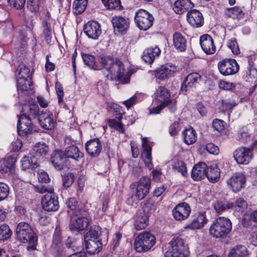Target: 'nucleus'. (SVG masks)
<instances>
[{"label":"nucleus","mask_w":257,"mask_h":257,"mask_svg":"<svg viewBox=\"0 0 257 257\" xmlns=\"http://www.w3.org/2000/svg\"><path fill=\"white\" fill-rule=\"evenodd\" d=\"M108 124L111 128H113L121 133H123L124 132L122 123L115 119H109L108 121Z\"/></svg>","instance_id":"50"},{"label":"nucleus","mask_w":257,"mask_h":257,"mask_svg":"<svg viewBox=\"0 0 257 257\" xmlns=\"http://www.w3.org/2000/svg\"><path fill=\"white\" fill-rule=\"evenodd\" d=\"M213 207L215 211L218 213H222L224 211L230 208H232L233 203H228L225 200L217 201L213 204Z\"/></svg>","instance_id":"37"},{"label":"nucleus","mask_w":257,"mask_h":257,"mask_svg":"<svg viewBox=\"0 0 257 257\" xmlns=\"http://www.w3.org/2000/svg\"><path fill=\"white\" fill-rule=\"evenodd\" d=\"M187 20L192 26L195 28L201 27L204 22L202 14L196 10H192L188 12Z\"/></svg>","instance_id":"19"},{"label":"nucleus","mask_w":257,"mask_h":257,"mask_svg":"<svg viewBox=\"0 0 257 257\" xmlns=\"http://www.w3.org/2000/svg\"><path fill=\"white\" fill-rule=\"evenodd\" d=\"M155 99L162 104H167L170 102V94L164 86H160L155 93Z\"/></svg>","instance_id":"30"},{"label":"nucleus","mask_w":257,"mask_h":257,"mask_svg":"<svg viewBox=\"0 0 257 257\" xmlns=\"http://www.w3.org/2000/svg\"><path fill=\"white\" fill-rule=\"evenodd\" d=\"M226 14L228 17L233 19L241 18L244 15L242 8L239 7H234L226 9Z\"/></svg>","instance_id":"42"},{"label":"nucleus","mask_w":257,"mask_h":257,"mask_svg":"<svg viewBox=\"0 0 257 257\" xmlns=\"http://www.w3.org/2000/svg\"><path fill=\"white\" fill-rule=\"evenodd\" d=\"M161 50L157 47L149 48L144 51L142 58L145 62L152 64L155 58L159 56Z\"/></svg>","instance_id":"33"},{"label":"nucleus","mask_w":257,"mask_h":257,"mask_svg":"<svg viewBox=\"0 0 257 257\" xmlns=\"http://www.w3.org/2000/svg\"><path fill=\"white\" fill-rule=\"evenodd\" d=\"M247 204L246 202L242 198L238 199L234 204H233V208L235 211L238 212L243 211L247 207Z\"/></svg>","instance_id":"53"},{"label":"nucleus","mask_w":257,"mask_h":257,"mask_svg":"<svg viewBox=\"0 0 257 257\" xmlns=\"http://www.w3.org/2000/svg\"><path fill=\"white\" fill-rule=\"evenodd\" d=\"M220 172L219 169L216 164L210 166L207 168L206 177L209 181L212 182H217L219 178Z\"/></svg>","instance_id":"35"},{"label":"nucleus","mask_w":257,"mask_h":257,"mask_svg":"<svg viewBox=\"0 0 257 257\" xmlns=\"http://www.w3.org/2000/svg\"><path fill=\"white\" fill-rule=\"evenodd\" d=\"M26 107L25 110L27 113H23L19 117L17 124L18 134L22 136L36 131L33 128L31 117L35 118L37 116L39 110L37 103L34 101H30L29 106Z\"/></svg>","instance_id":"1"},{"label":"nucleus","mask_w":257,"mask_h":257,"mask_svg":"<svg viewBox=\"0 0 257 257\" xmlns=\"http://www.w3.org/2000/svg\"><path fill=\"white\" fill-rule=\"evenodd\" d=\"M9 193V188L5 183L0 182V201L5 199Z\"/></svg>","instance_id":"56"},{"label":"nucleus","mask_w":257,"mask_h":257,"mask_svg":"<svg viewBox=\"0 0 257 257\" xmlns=\"http://www.w3.org/2000/svg\"><path fill=\"white\" fill-rule=\"evenodd\" d=\"M212 126L218 132H221L224 129V122L218 119H215L212 123Z\"/></svg>","instance_id":"62"},{"label":"nucleus","mask_w":257,"mask_h":257,"mask_svg":"<svg viewBox=\"0 0 257 257\" xmlns=\"http://www.w3.org/2000/svg\"><path fill=\"white\" fill-rule=\"evenodd\" d=\"M12 232L9 226L3 224L0 226V240H5L10 238Z\"/></svg>","instance_id":"47"},{"label":"nucleus","mask_w":257,"mask_h":257,"mask_svg":"<svg viewBox=\"0 0 257 257\" xmlns=\"http://www.w3.org/2000/svg\"><path fill=\"white\" fill-rule=\"evenodd\" d=\"M82 57L84 63L88 67L94 70L99 69L98 66L96 65V60L94 56L84 54L82 55Z\"/></svg>","instance_id":"44"},{"label":"nucleus","mask_w":257,"mask_h":257,"mask_svg":"<svg viewBox=\"0 0 257 257\" xmlns=\"http://www.w3.org/2000/svg\"><path fill=\"white\" fill-rule=\"evenodd\" d=\"M43 26L44 34L45 35L46 40L48 43H49L51 42L52 35L50 24L47 21H44Z\"/></svg>","instance_id":"54"},{"label":"nucleus","mask_w":257,"mask_h":257,"mask_svg":"<svg viewBox=\"0 0 257 257\" xmlns=\"http://www.w3.org/2000/svg\"><path fill=\"white\" fill-rule=\"evenodd\" d=\"M207 167L205 163L200 162L195 165L192 171L191 176L195 181H198L206 177Z\"/></svg>","instance_id":"25"},{"label":"nucleus","mask_w":257,"mask_h":257,"mask_svg":"<svg viewBox=\"0 0 257 257\" xmlns=\"http://www.w3.org/2000/svg\"><path fill=\"white\" fill-rule=\"evenodd\" d=\"M208 221V219L206 217L205 212H200L186 226V228L193 230L200 229L207 223Z\"/></svg>","instance_id":"24"},{"label":"nucleus","mask_w":257,"mask_h":257,"mask_svg":"<svg viewBox=\"0 0 257 257\" xmlns=\"http://www.w3.org/2000/svg\"><path fill=\"white\" fill-rule=\"evenodd\" d=\"M86 214L84 210L80 211L79 212L75 211L74 216L71 220L70 228L76 230H83L87 227L89 221Z\"/></svg>","instance_id":"10"},{"label":"nucleus","mask_w":257,"mask_h":257,"mask_svg":"<svg viewBox=\"0 0 257 257\" xmlns=\"http://www.w3.org/2000/svg\"><path fill=\"white\" fill-rule=\"evenodd\" d=\"M87 0H75L73 7L76 14H80L85 10Z\"/></svg>","instance_id":"46"},{"label":"nucleus","mask_w":257,"mask_h":257,"mask_svg":"<svg viewBox=\"0 0 257 257\" xmlns=\"http://www.w3.org/2000/svg\"><path fill=\"white\" fill-rule=\"evenodd\" d=\"M178 71L177 67L172 64L162 65L154 71L156 78L165 80L173 77Z\"/></svg>","instance_id":"11"},{"label":"nucleus","mask_w":257,"mask_h":257,"mask_svg":"<svg viewBox=\"0 0 257 257\" xmlns=\"http://www.w3.org/2000/svg\"><path fill=\"white\" fill-rule=\"evenodd\" d=\"M17 239L23 243H28L27 249L34 250L37 243V238L31 226L27 223L21 222L16 227Z\"/></svg>","instance_id":"3"},{"label":"nucleus","mask_w":257,"mask_h":257,"mask_svg":"<svg viewBox=\"0 0 257 257\" xmlns=\"http://www.w3.org/2000/svg\"><path fill=\"white\" fill-rule=\"evenodd\" d=\"M245 181V176L242 173H237L233 175L226 182L233 192H238L244 187Z\"/></svg>","instance_id":"14"},{"label":"nucleus","mask_w":257,"mask_h":257,"mask_svg":"<svg viewBox=\"0 0 257 257\" xmlns=\"http://www.w3.org/2000/svg\"><path fill=\"white\" fill-rule=\"evenodd\" d=\"M9 4L17 9L22 8L25 4V0H8Z\"/></svg>","instance_id":"64"},{"label":"nucleus","mask_w":257,"mask_h":257,"mask_svg":"<svg viewBox=\"0 0 257 257\" xmlns=\"http://www.w3.org/2000/svg\"><path fill=\"white\" fill-rule=\"evenodd\" d=\"M170 248L165 257H188L184 251L187 248L184 240L179 237H174L170 242Z\"/></svg>","instance_id":"6"},{"label":"nucleus","mask_w":257,"mask_h":257,"mask_svg":"<svg viewBox=\"0 0 257 257\" xmlns=\"http://www.w3.org/2000/svg\"><path fill=\"white\" fill-rule=\"evenodd\" d=\"M32 82L31 78H17V85L18 90L27 91L31 89Z\"/></svg>","instance_id":"43"},{"label":"nucleus","mask_w":257,"mask_h":257,"mask_svg":"<svg viewBox=\"0 0 257 257\" xmlns=\"http://www.w3.org/2000/svg\"><path fill=\"white\" fill-rule=\"evenodd\" d=\"M51 195H45L42 198V205L43 208L47 211H55L59 207V202L54 193Z\"/></svg>","instance_id":"15"},{"label":"nucleus","mask_w":257,"mask_h":257,"mask_svg":"<svg viewBox=\"0 0 257 257\" xmlns=\"http://www.w3.org/2000/svg\"><path fill=\"white\" fill-rule=\"evenodd\" d=\"M194 7L190 0H177L174 5V11L178 14H182Z\"/></svg>","instance_id":"27"},{"label":"nucleus","mask_w":257,"mask_h":257,"mask_svg":"<svg viewBox=\"0 0 257 257\" xmlns=\"http://www.w3.org/2000/svg\"><path fill=\"white\" fill-rule=\"evenodd\" d=\"M66 203L67 207L74 211V214H75V211L79 212L80 211L83 210L80 209L78 202L75 198H70L66 201Z\"/></svg>","instance_id":"48"},{"label":"nucleus","mask_w":257,"mask_h":257,"mask_svg":"<svg viewBox=\"0 0 257 257\" xmlns=\"http://www.w3.org/2000/svg\"><path fill=\"white\" fill-rule=\"evenodd\" d=\"M100 63L102 67L108 72L111 78L116 77L120 82L124 83L129 81L130 79L125 72L124 65L120 60L104 56L100 58Z\"/></svg>","instance_id":"2"},{"label":"nucleus","mask_w":257,"mask_h":257,"mask_svg":"<svg viewBox=\"0 0 257 257\" xmlns=\"http://www.w3.org/2000/svg\"><path fill=\"white\" fill-rule=\"evenodd\" d=\"M191 212V208L189 205L186 202L179 203L172 210L173 217L179 221L184 220L189 216Z\"/></svg>","instance_id":"12"},{"label":"nucleus","mask_w":257,"mask_h":257,"mask_svg":"<svg viewBox=\"0 0 257 257\" xmlns=\"http://www.w3.org/2000/svg\"><path fill=\"white\" fill-rule=\"evenodd\" d=\"M149 224V216L144 210L139 211L136 215L134 225L137 230H141L147 227Z\"/></svg>","instance_id":"21"},{"label":"nucleus","mask_w":257,"mask_h":257,"mask_svg":"<svg viewBox=\"0 0 257 257\" xmlns=\"http://www.w3.org/2000/svg\"><path fill=\"white\" fill-rule=\"evenodd\" d=\"M21 165L22 169L24 170L34 169L39 166L37 160L35 156H24L21 161Z\"/></svg>","instance_id":"34"},{"label":"nucleus","mask_w":257,"mask_h":257,"mask_svg":"<svg viewBox=\"0 0 257 257\" xmlns=\"http://www.w3.org/2000/svg\"><path fill=\"white\" fill-rule=\"evenodd\" d=\"M151 180L147 176H142L137 183L135 198L138 200L144 199L150 191Z\"/></svg>","instance_id":"8"},{"label":"nucleus","mask_w":257,"mask_h":257,"mask_svg":"<svg viewBox=\"0 0 257 257\" xmlns=\"http://www.w3.org/2000/svg\"><path fill=\"white\" fill-rule=\"evenodd\" d=\"M227 46L231 50L233 54L235 55L239 54L240 50L235 39L232 38L228 40L227 42Z\"/></svg>","instance_id":"51"},{"label":"nucleus","mask_w":257,"mask_h":257,"mask_svg":"<svg viewBox=\"0 0 257 257\" xmlns=\"http://www.w3.org/2000/svg\"><path fill=\"white\" fill-rule=\"evenodd\" d=\"M219 72L224 76L233 75L238 71L239 66L234 59H225L218 63Z\"/></svg>","instance_id":"9"},{"label":"nucleus","mask_w":257,"mask_h":257,"mask_svg":"<svg viewBox=\"0 0 257 257\" xmlns=\"http://www.w3.org/2000/svg\"><path fill=\"white\" fill-rule=\"evenodd\" d=\"M39 6V0H29L28 1L27 8L32 12H37L38 11Z\"/></svg>","instance_id":"57"},{"label":"nucleus","mask_w":257,"mask_h":257,"mask_svg":"<svg viewBox=\"0 0 257 257\" xmlns=\"http://www.w3.org/2000/svg\"><path fill=\"white\" fill-rule=\"evenodd\" d=\"M218 85L220 88L225 90H231L235 87L234 83L224 80H220Z\"/></svg>","instance_id":"59"},{"label":"nucleus","mask_w":257,"mask_h":257,"mask_svg":"<svg viewBox=\"0 0 257 257\" xmlns=\"http://www.w3.org/2000/svg\"><path fill=\"white\" fill-rule=\"evenodd\" d=\"M101 233L100 227L97 225H93L86 232L84 235V239H98V237Z\"/></svg>","instance_id":"41"},{"label":"nucleus","mask_w":257,"mask_h":257,"mask_svg":"<svg viewBox=\"0 0 257 257\" xmlns=\"http://www.w3.org/2000/svg\"><path fill=\"white\" fill-rule=\"evenodd\" d=\"M83 30L88 38L94 40L97 39L101 34V29L99 24L94 21L87 22L84 25Z\"/></svg>","instance_id":"16"},{"label":"nucleus","mask_w":257,"mask_h":257,"mask_svg":"<svg viewBox=\"0 0 257 257\" xmlns=\"http://www.w3.org/2000/svg\"><path fill=\"white\" fill-rule=\"evenodd\" d=\"M16 160L17 156L16 154H13L9 156L6 162L7 166L3 171L7 173L12 172L14 169L13 166L16 163Z\"/></svg>","instance_id":"49"},{"label":"nucleus","mask_w":257,"mask_h":257,"mask_svg":"<svg viewBox=\"0 0 257 257\" xmlns=\"http://www.w3.org/2000/svg\"><path fill=\"white\" fill-rule=\"evenodd\" d=\"M135 20L138 28L146 31L153 25L154 18L148 11L140 9L136 13Z\"/></svg>","instance_id":"7"},{"label":"nucleus","mask_w":257,"mask_h":257,"mask_svg":"<svg viewBox=\"0 0 257 257\" xmlns=\"http://www.w3.org/2000/svg\"><path fill=\"white\" fill-rule=\"evenodd\" d=\"M66 161L63 153L60 151H56L51 158L52 165L58 170H61L64 167L67 166Z\"/></svg>","instance_id":"26"},{"label":"nucleus","mask_w":257,"mask_h":257,"mask_svg":"<svg viewBox=\"0 0 257 257\" xmlns=\"http://www.w3.org/2000/svg\"><path fill=\"white\" fill-rule=\"evenodd\" d=\"M142 144L143 150L142 153V158L146 167L149 170H151L153 168L151 156L152 148L147 142V138H142Z\"/></svg>","instance_id":"20"},{"label":"nucleus","mask_w":257,"mask_h":257,"mask_svg":"<svg viewBox=\"0 0 257 257\" xmlns=\"http://www.w3.org/2000/svg\"><path fill=\"white\" fill-rule=\"evenodd\" d=\"M75 177L73 173H68L63 176V185L64 187L68 188L74 181Z\"/></svg>","instance_id":"52"},{"label":"nucleus","mask_w":257,"mask_h":257,"mask_svg":"<svg viewBox=\"0 0 257 257\" xmlns=\"http://www.w3.org/2000/svg\"><path fill=\"white\" fill-rule=\"evenodd\" d=\"M155 236L149 232L140 233L136 237L134 246L137 252H145L149 250L155 244Z\"/></svg>","instance_id":"5"},{"label":"nucleus","mask_w":257,"mask_h":257,"mask_svg":"<svg viewBox=\"0 0 257 257\" xmlns=\"http://www.w3.org/2000/svg\"><path fill=\"white\" fill-rule=\"evenodd\" d=\"M85 248L90 254L98 253L102 249V244L99 239H84Z\"/></svg>","instance_id":"31"},{"label":"nucleus","mask_w":257,"mask_h":257,"mask_svg":"<svg viewBox=\"0 0 257 257\" xmlns=\"http://www.w3.org/2000/svg\"><path fill=\"white\" fill-rule=\"evenodd\" d=\"M205 149L209 153L213 155H217L219 152L218 147L212 143L207 144Z\"/></svg>","instance_id":"63"},{"label":"nucleus","mask_w":257,"mask_h":257,"mask_svg":"<svg viewBox=\"0 0 257 257\" xmlns=\"http://www.w3.org/2000/svg\"><path fill=\"white\" fill-rule=\"evenodd\" d=\"M232 230V223L230 219L224 217H219L211 225L209 232L211 236L216 238H225Z\"/></svg>","instance_id":"4"},{"label":"nucleus","mask_w":257,"mask_h":257,"mask_svg":"<svg viewBox=\"0 0 257 257\" xmlns=\"http://www.w3.org/2000/svg\"><path fill=\"white\" fill-rule=\"evenodd\" d=\"M173 45L178 51L183 52L187 47V40L182 34L175 32L173 35Z\"/></svg>","instance_id":"29"},{"label":"nucleus","mask_w":257,"mask_h":257,"mask_svg":"<svg viewBox=\"0 0 257 257\" xmlns=\"http://www.w3.org/2000/svg\"><path fill=\"white\" fill-rule=\"evenodd\" d=\"M37 191L41 194L47 193L46 195H51L54 193V189L51 186L41 185L37 187Z\"/></svg>","instance_id":"58"},{"label":"nucleus","mask_w":257,"mask_h":257,"mask_svg":"<svg viewBox=\"0 0 257 257\" xmlns=\"http://www.w3.org/2000/svg\"><path fill=\"white\" fill-rule=\"evenodd\" d=\"M48 147L44 142L37 143L33 147V152L35 154L36 158L45 156L48 153Z\"/></svg>","instance_id":"38"},{"label":"nucleus","mask_w":257,"mask_h":257,"mask_svg":"<svg viewBox=\"0 0 257 257\" xmlns=\"http://www.w3.org/2000/svg\"><path fill=\"white\" fill-rule=\"evenodd\" d=\"M247 253V249L245 246L237 245L231 249L228 257H244Z\"/></svg>","instance_id":"40"},{"label":"nucleus","mask_w":257,"mask_h":257,"mask_svg":"<svg viewBox=\"0 0 257 257\" xmlns=\"http://www.w3.org/2000/svg\"><path fill=\"white\" fill-rule=\"evenodd\" d=\"M85 148L88 154L91 157H97L102 150V144L100 141L96 138L90 140L85 145Z\"/></svg>","instance_id":"18"},{"label":"nucleus","mask_w":257,"mask_h":257,"mask_svg":"<svg viewBox=\"0 0 257 257\" xmlns=\"http://www.w3.org/2000/svg\"><path fill=\"white\" fill-rule=\"evenodd\" d=\"M102 2L109 10H120L122 8L120 0H102Z\"/></svg>","instance_id":"45"},{"label":"nucleus","mask_w":257,"mask_h":257,"mask_svg":"<svg viewBox=\"0 0 257 257\" xmlns=\"http://www.w3.org/2000/svg\"><path fill=\"white\" fill-rule=\"evenodd\" d=\"M234 101L223 100L222 101V108L223 111H229L237 105Z\"/></svg>","instance_id":"60"},{"label":"nucleus","mask_w":257,"mask_h":257,"mask_svg":"<svg viewBox=\"0 0 257 257\" xmlns=\"http://www.w3.org/2000/svg\"><path fill=\"white\" fill-rule=\"evenodd\" d=\"M253 156L251 150L245 148H239L233 153L234 159L238 164L246 165L251 161Z\"/></svg>","instance_id":"13"},{"label":"nucleus","mask_w":257,"mask_h":257,"mask_svg":"<svg viewBox=\"0 0 257 257\" xmlns=\"http://www.w3.org/2000/svg\"><path fill=\"white\" fill-rule=\"evenodd\" d=\"M173 167L180 172L183 176L186 173V167L184 163L182 161H175L173 165Z\"/></svg>","instance_id":"55"},{"label":"nucleus","mask_w":257,"mask_h":257,"mask_svg":"<svg viewBox=\"0 0 257 257\" xmlns=\"http://www.w3.org/2000/svg\"><path fill=\"white\" fill-rule=\"evenodd\" d=\"M38 179L40 182L47 183L50 181V178L47 173L43 170L38 172Z\"/></svg>","instance_id":"61"},{"label":"nucleus","mask_w":257,"mask_h":257,"mask_svg":"<svg viewBox=\"0 0 257 257\" xmlns=\"http://www.w3.org/2000/svg\"><path fill=\"white\" fill-rule=\"evenodd\" d=\"M115 32L123 33L125 32L129 26V20L121 16H114L111 20Z\"/></svg>","instance_id":"22"},{"label":"nucleus","mask_w":257,"mask_h":257,"mask_svg":"<svg viewBox=\"0 0 257 257\" xmlns=\"http://www.w3.org/2000/svg\"><path fill=\"white\" fill-rule=\"evenodd\" d=\"M38 120L41 125L45 129H52L54 126L53 116L49 112L40 114Z\"/></svg>","instance_id":"32"},{"label":"nucleus","mask_w":257,"mask_h":257,"mask_svg":"<svg viewBox=\"0 0 257 257\" xmlns=\"http://www.w3.org/2000/svg\"><path fill=\"white\" fill-rule=\"evenodd\" d=\"M200 43L202 50L206 54H213L215 52L216 47L210 35L205 34L201 36Z\"/></svg>","instance_id":"17"},{"label":"nucleus","mask_w":257,"mask_h":257,"mask_svg":"<svg viewBox=\"0 0 257 257\" xmlns=\"http://www.w3.org/2000/svg\"><path fill=\"white\" fill-rule=\"evenodd\" d=\"M63 153L66 160L71 159L76 161H78L83 156V153L75 145L67 147Z\"/></svg>","instance_id":"28"},{"label":"nucleus","mask_w":257,"mask_h":257,"mask_svg":"<svg viewBox=\"0 0 257 257\" xmlns=\"http://www.w3.org/2000/svg\"><path fill=\"white\" fill-rule=\"evenodd\" d=\"M17 75L18 78H31V72L29 67L22 63L17 68Z\"/></svg>","instance_id":"39"},{"label":"nucleus","mask_w":257,"mask_h":257,"mask_svg":"<svg viewBox=\"0 0 257 257\" xmlns=\"http://www.w3.org/2000/svg\"><path fill=\"white\" fill-rule=\"evenodd\" d=\"M201 76L198 73H192L186 77L181 88V91L185 94L188 90L192 88L194 85L201 79Z\"/></svg>","instance_id":"23"},{"label":"nucleus","mask_w":257,"mask_h":257,"mask_svg":"<svg viewBox=\"0 0 257 257\" xmlns=\"http://www.w3.org/2000/svg\"><path fill=\"white\" fill-rule=\"evenodd\" d=\"M183 135L184 142L188 145L194 144L197 140L196 132L192 127L186 129L184 131Z\"/></svg>","instance_id":"36"}]
</instances>
